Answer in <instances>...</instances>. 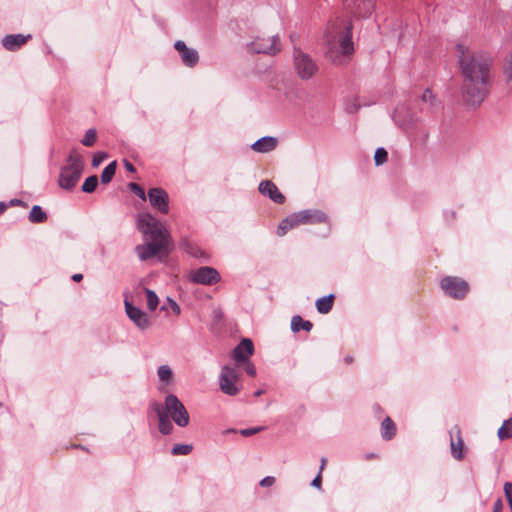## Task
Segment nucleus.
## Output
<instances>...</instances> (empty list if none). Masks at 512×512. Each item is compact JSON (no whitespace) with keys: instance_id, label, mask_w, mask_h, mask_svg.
<instances>
[{"instance_id":"obj_1","label":"nucleus","mask_w":512,"mask_h":512,"mask_svg":"<svg viewBox=\"0 0 512 512\" xmlns=\"http://www.w3.org/2000/svg\"><path fill=\"white\" fill-rule=\"evenodd\" d=\"M456 50L463 75V99L467 105L479 106L488 93L493 59L484 52L470 53L462 44H458Z\"/></svg>"},{"instance_id":"obj_2","label":"nucleus","mask_w":512,"mask_h":512,"mask_svg":"<svg viewBox=\"0 0 512 512\" xmlns=\"http://www.w3.org/2000/svg\"><path fill=\"white\" fill-rule=\"evenodd\" d=\"M137 228L144 235L149 236L150 242L136 246L135 251L142 260H148L163 249L168 244V232L161 222L151 213H139L137 216Z\"/></svg>"},{"instance_id":"obj_3","label":"nucleus","mask_w":512,"mask_h":512,"mask_svg":"<svg viewBox=\"0 0 512 512\" xmlns=\"http://www.w3.org/2000/svg\"><path fill=\"white\" fill-rule=\"evenodd\" d=\"M68 164L60 171L58 184L62 189L72 190L81 178L84 168L83 157L72 150L67 158Z\"/></svg>"},{"instance_id":"obj_4","label":"nucleus","mask_w":512,"mask_h":512,"mask_svg":"<svg viewBox=\"0 0 512 512\" xmlns=\"http://www.w3.org/2000/svg\"><path fill=\"white\" fill-rule=\"evenodd\" d=\"M293 66L298 77L302 80L312 79L319 71L317 62L299 48L293 51Z\"/></svg>"},{"instance_id":"obj_5","label":"nucleus","mask_w":512,"mask_h":512,"mask_svg":"<svg viewBox=\"0 0 512 512\" xmlns=\"http://www.w3.org/2000/svg\"><path fill=\"white\" fill-rule=\"evenodd\" d=\"M347 14L355 19H368L376 7V0H342Z\"/></svg>"},{"instance_id":"obj_6","label":"nucleus","mask_w":512,"mask_h":512,"mask_svg":"<svg viewBox=\"0 0 512 512\" xmlns=\"http://www.w3.org/2000/svg\"><path fill=\"white\" fill-rule=\"evenodd\" d=\"M440 288L445 295L461 300L469 292V284L462 278L456 276H445L440 280Z\"/></svg>"},{"instance_id":"obj_7","label":"nucleus","mask_w":512,"mask_h":512,"mask_svg":"<svg viewBox=\"0 0 512 512\" xmlns=\"http://www.w3.org/2000/svg\"><path fill=\"white\" fill-rule=\"evenodd\" d=\"M164 403L169 411L170 417L177 426L186 427L189 424L190 417L188 411L176 395H167Z\"/></svg>"},{"instance_id":"obj_8","label":"nucleus","mask_w":512,"mask_h":512,"mask_svg":"<svg viewBox=\"0 0 512 512\" xmlns=\"http://www.w3.org/2000/svg\"><path fill=\"white\" fill-rule=\"evenodd\" d=\"M238 379L239 372L235 367L229 365L223 366L218 381L220 390L229 396L237 395L240 392V389L237 386Z\"/></svg>"},{"instance_id":"obj_9","label":"nucleus","mask_w":512,"mask_h":512,"mask_svg":"<svg viewBox=\"0 0 512 512\" xmlns=\"http://www.w3.org/2000/svg\"><path fill=\"white\" fill-rule=\"evenodd\" d=\"M254 53L275 55L281 50L280 39L277 35L267 38L258 37L249 45Z\"/></svg>"},{"instance_id":"obj_10","label":"nucleus","mask_w":512,"mask_h":512,"mask_svg":"<svg viewBox=\"0 0 512 512\" xmlns=\"http://www.w3.org/2000/svg\"><path fill=\"white\" fill-rule=\"evenodd\" d=\"M221 276L219 272L209 266H203L198 269H195L190 274V280L193 283L202 284V285H213L220 281Z\"/></svg>"},{"instance_id":"obj_11","label":"nucleus","mask_w":512,"mask_h":512,"mask_svg":"<svg viewBox=\"0 0 512 512\" xmlns=\"http://www.w3.org/2000/svg\"><path fill=\"white\" fill-rule=\"evenodd\" d=\"M147 196L150 205L157 212L161 214H167L169 212V195L163 188H150Z\"/></svg>"},{"instance_id":"obj_12","label":"nucleus","mask_w":512,"mask_h":512,"mask_svg":"<svg viewBox=\"0 0 512 512\" xmlns=\"http://www.w3.org/2000/svg\"><path fill=\"white\" fill-rule=\"evenodd\" d=\"M297 224H317L328 222V216L325 212L319 209H305L293 213Z\"/></svg>"},{"instance_id":"obj_13","label":"nucleus","mask_w":512,"mask_h":512,"mask_svg":"<svg viewBox=\"0 0 512 512\" xmlns=\"http://www.w3.org/2000/svg\"><path fill=\"white\" fill-rule=\"evenodd\" d=\"M174 48L178 51L182 63L189 68L195 67L199 62L198 51L187 47L184 41L177 40L174 43Z\"/></svg>"},{"instance_id":"obj_14","label":"nucleus","mask_w":512,"mask_h":512,"mask_svg":"<svg viewBox=\"0 0 512 512\" xmlns=\"http://www.w3.org/2000/svg\"><path fill=\"white\" fill-rule=\"evenodd\" d=\"M124 305L127 316L138 328L144 330L150 326L149 318L144 311L135 307L127 299H125Z\"/></svg>"},{"instance_id":"obj_15","label":"nucleus","mask_w":512,"mask_h":512,"mask_svg":"<svg viewBox=\"0 0 512 512\" xmlns=\"http://www.w3.org/2000/svg\"><path fill=\"white\" fill-rule=\"evenodd\" d=\"M254 353V345L251 339L243 338L239 344L233 349V359L237 363H242L250 359Z\"/></svg>"},{"instance_id":"obj_16","label":"nucleus","mask_w":512,"mask_h":512,"mask_svg":"<svg viewBox=\"0 0 512 512\" xmlns=\"http://www.w3.org/2000/svg\"><path fill=\"white\" fill-rule=\"evenodd\" d=\"M352 28V22L350 21L345 24L344 28L338 34L339 45L344 55H351L354 52Z\"/></svg>"},{"instance_id":"obj_17","label":"nucleus","mask_w":512,"mask_h":512,"mask_svg":"<svg viewBox=\"0 0 512 512\" xmlns=\"http://www.w3.org/2000/svg\"><path fill=\"white\" fill-rule=\"evenodd\" d=\"M258 189L262 195L268 196L273 202L277 204H283L285 202V196L270 180L261 181Z\"/></svg>"},{"instance_id":"obj_18","label":"nucleus","mask_w":512,"mask_h":512,"mask_svg":"<svg viewBox=\"0 0 512 512\" xmlns=\"http://www.w3.org/2000/svg\"><path fill=\"white\" fill-rule=\"evenodd\" d=\"M29 39L31 35L22 34H9L2 39L3 47L8 51H17L20 49Z\"/></svg>"},{"instance_id":"obj_19","label":"nucleus","mask_w":512,"mask_h":512,"mask_svg":"<svg viewBox=\"0 0 512 512\" xmlns=\"http://www.w3.org/2000/svg\"><path fill=\"white\" fill-rule=\"evenodd\" d=\"M276 146H277V139L275 137L264 136V137L258 139L257 141H255L251 145V148L255 152L266 153V152H270V151L274 150L276 148Z\"/></svg>"},{"instance_id":"obj_20","label":"nucleus","mask_w":512,"mask_h":512,"mask_svg":"<svg viewBox=\"0 0 512 512\" xmlns=\"http://www.w3.org/2000/svg\"><path fill=\"white\" fill-rule=\"evenodd\" d=\"M454 429L456 430V433H457V441H454L453 437L451 436V443H450L451 453L455 459L462 460L463 459L464 442L461 437V431H460L459 427L456 425L454 427Z\"/></svg>"},{"instance_id":"obj_21","label":"nucleus","mask_w":512,"mask_h":512,"mask_svg":"<svg viewBox=\"0 0 512 512\" xmlns=\"http://www.w3.org/2000/svg\"><path fill=\"white\" fill-rule=\"evenodd\" d=\"M149 408H150V410H152L157 415L158 424L159 423H163V422H167V421L170 420V414H169V411L167 410V407H166L165 404L162 405L159 402L152 401L149 404Z\"/></svg>"},{"instance_id":"obj_22","label":"nucleus","mask_w":512,"mask_h":512,"mask_svg":"<svg viewBox=\"0 0 512 512\" xmlns=\"http://www.w3.org/2000/svg\"><path fill=\"white\" fill-rule=\"evenodd\" d=\"M396 435V425L390 417H386L381 423V436L384 440H391Z\"/></svg>"},{"instance_id":"obj_23","label":"nucleus","mask_w":512,"mask_h":512,"mask_svg":"<svg viewBox=\"0 0 512 512\" xmlns=\"http://www.w3.org/2000/svg\"><path fill=\"white\" fill-rule=\"evenodd\" d=\"M313 328V324L309 320H304L300 315H295L291 319V330L294 333L299 332L301 329L306 332H310Z\"/></svg>"},{"instance_id":"obj_24","label":"nucleus","mask_w":512,"mask_h":512,"mask_svg":"<svg viewBox=\"0 0 512 512\" xmlns=\"http://www.w3.org/2000/svg\"><path fill=\"white\" fill-rule=\"evenodd\" d=\"M28 219L31 223L41 224L45 223L48 219V216L45 211H43L42 207L39 205H34L29 213Z\"/></svg>"},{"instance_id":"obj_25","label":"nucleus","mask_w":512,"mask_h":512,"mask_svg":"<svg viewBox=\"0 0 512 512\" xmlns=\"http://www.w3.org/2000/svg\"><path fill=\"white\" fill-rule=\"evenodd\" d=\"M334 295L323 296L316 301L317 311L321 314H327L332 310Z\"/></svg>"},{"instance_id":"obj_26","label":"nucleus","mask_w":512,"mask_h":512,"mask_svg":"<svg viewBox=\"0 0 512 512\" xmlns=\"http://www.w3.org/2000/svg\"><path fill=\"white\" fill-rule=\"evenodd\" d=\"M295 217L293 214L287 216L283 219L277 228V233L279 236H284L291 228L298 226L297 221H295Z\"/></svg>"},{"instance_id":"obj_27","label":"nucleus","mask_w":512,"mask_h":512,"mask_svg":"<svg viewBox=\"0 0 512 512\" xmlns=\"http://www.w3.org/2000/svg\"><path fill=\"white\" fill-rule=\"evenodd\" d=\"M116 167H117V162L112 161L103 169V171L101 173V182L103 184H108L112 181V179L116 173Z\"/></svg>"},{"instance_id":"obj_28","label":"nucleus","mask_w":512,"mask_h":512,"mask_svg":"<svg viewBox=\"0 0 512 512\" xmlns=\"http://www.w3.org/2000/svg\"><path fill=\"white\" fill-rule=\"evenodd\" d=\"M497 434L501 440L512 438V417L503 422Z\"/></svg>"},{"instance_id":"obj_29","label":"nucleus","mask_w":512,"mask_h":512,"mask_svg":"<svg viewBox=\"0 0 512 512\" xmlns=\"http://www.w3.org/2000/svg\"><path fill=\"white\" fill-rule=\"evenodd\" d=\"M421 100L424 104L428 105V108L431 110H434L438 107V101L436 99V96L432 93L430 89H426L423 92Z\"/></svg>"},{"instance_id":"obj_30","label":"nucleus","mask_w":512,"mask_h":512,"mask_svg":"<svg viewBox=\"0 0 512 512\" xmlns=\"http://www.w3.org/2000/svg\"><path fill=\"white\" fill-rule=\"evenodd\" d=\"M98 185V177L96 175L89 176L82 184L81 190L85 193H92Z\"/></svg>"},{"instance_id":"obj_31","label":"nucleus","mask_w":512,"mask_h":512,"mask_svg":"<svg viewBox=\"0 0 512 512\" xmlns=\"http://www.w3.org/2000/svg\"><path fill=\"white\" fill-rule=\"evenodd\" d=\"M97 139V131L94 128H90L86 131L85 135L81 139L82 145L86 147H92Z\"/></svg>"},{"instance_id":"obj_32","label":"nucleus","mask_w":512,"mask_h":512,"mask_svg":"<svg viewBox=\"0 0 512 512\" xmlns=\"http://www.w3.org/2000/svg\"><path fill=\"white\" fill-rule=\"evenodd\" d=\"M144 291L146 293L147 307L149 310L154 311L159 303L158 296L153 290L148 288H145Z\"/></svg>"},{"instance_id":"obj_33","label":"nucleus","mask_w":512,"mask_h":512,"mask_svg":"<svg viewBox=\"0 0 512 512\" xmlns=\"http://www.w3.org/2000/svg\"><path fill=\"white\" fill-rule=\"evenodd\" d=\"M193 446L191 444H175L171 449V454L173 456L178 455H188L192 452Z\"/></svg>"},{"instance_id":"obj_34","label":"nucleus","mask_w":512,"mask_h":512,"mask_svg":"<svg viewBox=\"0 0 512 512\" xmlns=\"http://www.w3.org/2000/svg\"><path fill=\"white\" fill-rule=\"evenodd\" d=\"M157 374L159 379L163 382L170 381L173 376L172 370L168 365L159 366Z\"/></svg>"},{"instance_id":"obj_35","label":"nucleus","mask_w":512,"mask_h":512,"mask_svg":"<svg viewBox=\"0 0 512 512\" xmlns=\"http://www.w3.org/2000/svg\"><path fill=\"white\" fill-rule=\"evenodd\" d=\"M387 159H388L387 151L382 147L377 148L375 151V155H374L375 164L377 166L382 165L387 161Z\"/></svg>"},{"instance_id":"obj_36","label":"nucleus","mask_w":512,"mask_h":512,"mask_svg":"<svg viewBox=\"0 0 512 512\" xmlns=\"http://www.w3.org/2000/svg\"><path fill=\"white\" fill-rule=\"evenodd\" d=\"M129 190H131L133 193H135L139 198L142 200H146V193L145 190L138 184L131 182L128 184Z\"/></svg>"},{"instance_id":"obj_37","label":"nucleus","mask_w":512,"mask_h":512,"mask_svg":"<svg viewBox=\"0 0 512 512\" xmlns=\"http://www.w3.org/2000/svg\"><path fill=\"white\" fill-rule=\"evenodd\" d=\"M173 428L174 427H173L171 420H169L167 422L159 423V425H158L159 432L163 435L171 434V432L173 431Z\"/></svg>"},{"instance_id":"obj_38","label":"nucleus","mask_w":512,"mask_h":512,"mask_svg":"<svg viewBox=\"0 0 512 512\" xmlns=\"http://www.w3.org/2000/svg\"><path fill=\"white\" fill-rule=\"evenodd\" d=\"M107 156L108 155L105 152H102V151L96 152L92 158V166L98 167L107 158Z\"/></svg>"},{"instance_id":"obj_39","label":"nucleus","mask_w":512,"mask_h":512,"mask_svg":"<svg viewBox=\"0 0 512 512\" xmlns=\"http://www.w3.org/2000/svg\"><path fill=\"white\" fill-rule=\"evenodd\" d=\"M504 493H505V497L508 501V504H509L511 512H512V483L511 482H506L504 484Z\"/></svg>"},{"instance_id":"obj_40","label":"nucleus","mask_w":512,"mask_h":512,"mask_svg":"<svg viewBox=\"0 0 512 512\" xmlns=\"http://www.w3.org/2000/svg\"><path fill=\"white\" fill-rule=\"evenodd\" d=\"M504 73L507 77V79L512 82V54L508 57L505 67H504Z\"/></svg>"},{"instance_id":"obj_41","label":"nucleus","mask_w":512,"mask_h":512,"mask_svg":"<svg viewBox=\"0 0 512 512\" xmlns=\"http://www.w3.org/2000/svg\"><path fill=\"white\" fill-rule=\"evenodd\" d=\"M244 363V368H245V371L246 373L251 376V377H254L256 375V367L255 365L250 361V359H248L247 361L243 362Z\"/></svg>"},{"instance_id":"obj_42","label":"nucleus","mask_w":512,"mask_h":512,"mask_svg":"<svg viewBox=\"0 0 512 512\" xmlns=\"http://www.w3.org/2000/svg\"><path fill=\"white\" fill-rule=\"evenodd\" d=\"M263 430V427L246 428L240 431V434L244 437L252 436Z\"/></svg>"},{"instance_id":"obj_43","label":"nucleus","mask_w":512,"mask_h":512,"mask_svg":"<svg viewBox=\"0 0 512 512\" xmlns=\"http://www.w3.org/2000/svg\"><path fill=\"white\" fill-rule=\"evenodd\" d=\"M275 483V478L273 476H266L260 481V486L262 487H270Z\"/></svg>"},{"instance_id":"obj_44","label":"nucleus","mask_w":512,"mask_h":512,"mask_svg":"<svg viewBox=\"0 0 512 512\" xmlns=\"http://www.w3.org/2000/svg\"><path fill=\"white\" fill-rule=\"evenodd\" d=\"M321 485H322V477H321V473L318 472L316 477L312 480L311 486L320 489Z\"/></svg>"},{"instance_id":"obj_45","label":"nucleus","mask_w":512,"mask_h":512,"mask_svg":"<svg viewBox=\"0 0 512 512\" xmlns=\"http://www.w3.org/2000/svg\"><path fill=\"white\" fill-rule=\"evenodd\" d=\"M8 204V207H12V206H23V207H27V204L22 201L21 199H11L9 202H7Z\"/></svg>"},{"instance_id":"obj_46","label":"nucleus","mask_w":512,"mask_h":512,"mask_svg":"<svg viewBox=\"0 0 512 512\" xmlns=\"http://www.w3.org/2000/svg\"><path fill=\"white\" fill-rule=\"evenodd\" d=\"M187 252L192 255L193 257H202L204 255V253L198 249V248H193V247H189V249H187Z\"/></svg>"},{"instance_id":"obj_47","label":"nucleus","mask_w":512,"mask_h":512,"mask_svg":"<svg viewBox=\"0 0 512 512\" xmlns=\"http://www.w3.org/2000/svg\"><path fill=\"white\" fill-rule=\"evenodd\" d=\"M503 510V502L501 499H497L493 504L492 512H502Z\"/></svg>"},{"instance_id":"obj_48","label":"nucleus","mask_w":512,"mask_h":512,"mask_svg":"<svg viewBox=\"0 0 512 512\" xmlns=\"http://www.w3.org/2000/svg\"><path fill=\"white\" fill-rule=\"evenodd\" d=\"M124 166L125 168L129 171V172H135L136 169L134 167V165L132 163H130L129 161L127 160H124Z\"/></svg>"},{"instance_id":"obj_49","label":"nucleus","mask_w":512,"mask_h":512,"mask_svg":"<svg viewBox=\"0 0 512 512\" xmlns=\"http://www.w3.org/2000/svg\"><path fill=\"white\" fill-rule=\"evenodd\" d=\"M170 302H171V308H172V310H173L176 314H180L181 310H180L179 305H178L175 301H173V300H170Z\"/></svg>"},{"instance_id":"obj_50","label":"nucleus","mask_w":512,"mask_h":512,"mask_svg":"<svg viewBox=\"0 0 512 512\" xmlns=\"http://www.w3.org/2000/svg\"><path fill=\"white\" fill-rule=\"evenodd\" d=\"M71 279L74 281V282H79L83 279V275L81 273H76V274H73Z\"/></svg>"},{"instance_id":"obj_51","label":"nucleus","mask_w":512,"mask_h":512,"mask_svg":"<svg viewBox=\"0 0 512 512\" xmlns=\"http://www.w3.org/2000/svg\"><path fill=\"white\" fill-rule=\"evenodd\" d=\"M8 208L7 202H0V214H2Z\"/></svg>"},{"instance_id":"obj_52","label":"nucleus","mask_w":512,"mask_h":512,"mask_svg":"<svg viewBox=\"0 0 512 512\" xmlns=\"http://www.w3.org/2000/svg\"><path fill=\"white\" fill-rule=\"evenodd\" d=\"M326 463H327V459H326L325 457H322V458H321L320 470H319V472H320V473H321V472H322V470L324 469V467H325Z\"/></svg>"},{"instance_id":"obj_53","label":"nucleus","mask_w":512,"mask_h":512,"mask_svg":"<svg viewBox=\"0 0 512 512\" xmlns=\"http://www.w3.org/2000/svg\"><path fill=\"white\" fill-rule=\"evenodd\" d=\"M264 393H265V391H264V390H262V389H258L257 391H255V392H254V396H255V397H259V396H261V395H262V394H264Z\"/></svg>"},{"instance_id":"obj_54","label":"nucleus","mask_w":512,"mask_h":512,"mask_svg":"<svg viewBox=\"0 0 512 512\" xmlns=\"http://www.w3.org/2000/svg\"><path fill=\"white\" fill-rule=\"evenodd\" d=\"M378 456L375 453H369L365 456L367 460L377 458Z\"/></svg>"},{"instance_id":"obj_55","label":"nucleus","mask_w":512,"mask_h":512,"mask_svg":"<svg viewBox=\"0 0 512 512\" xmlns=\"http://www.w3.org/2000/svg\"><path fill=\"white\" fill-rule=\"evenodd\" d=\"M352 362H353V358H352L351 356H347V357L345 358V363L350 364V363H352Z\"/></svg>"}]
</instances>
